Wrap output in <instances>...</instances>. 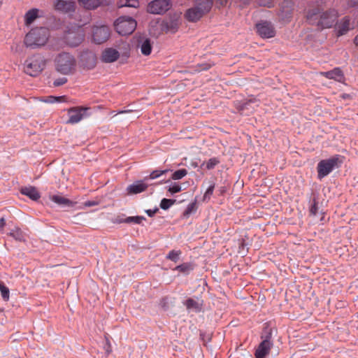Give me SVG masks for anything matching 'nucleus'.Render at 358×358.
<instances>
[{"instance_id":"36","label":"nucleus","mask_w":358,"mask_h":358,"mask_svg":"<svg viewBox=\"0 0 358 358\" xmlns=\"http://www.w3.org/2000/svg\"><path fill=\"white\" fill-rule=\"evenodd\" d=\"M215 189V184L211 183L203 195V201H209Z\"/></svg>"},{"instance_id":"29","label":"nucleus","mask_w":358,"mask_h":358,"mask_svg":"<svg viewBox=\"0 0 358 358\" xmlns=\"http://www.w3.org/2000/svg\"><path fill=\"white\" fill-rule=\"evenodd\" d=\"M9 235L17 241H25V235L23 231L18 227H15V229H12L9 233Z\"/></svg>"},{"instance_id":"46","label":"nucleus","mask_w":358,"mask_h":358,"mask_svg":"<svg viewBox=\"0 0 358 358\" xmlns=\"http://www.w3.org/2000/svg\"><path fill=\"white\" fill-rule=\"evenodd\" d=\"M231 0H216L217 3L222 6H226Z\"/></svg>"},{"instance_id":"53","label":"nucleus","mask_w":358,"mask_h":358,"mask_svg":"<svg viewBox=\"0 0 358 358\" xmlns=\"http://www.w3.org/2000/svg\"><path fill=\"white\" fill-rule=\"evenodd\" d=\"M354 42L355 44L358 46V34L355 36Z\"/></svg>"},{"instance_id":"19","label":"nucleus","mask_w":358,"mask_h":358,"mask_svg":"<svg viewBox=\"0 0 358 358\" xmlns=\"http://www.w3.org/2000/svg\"><path fill=\"white\" fill-rule=\"evenodd\" d=\"M120 57V53L114 48H108L105 49L101 54V60L106 63L115 62Z\"/></svg>"},{"instance_id":"35","label":"nucleus","mask_w":358,"mask_h":358,"mask_svg":"<svg viewBox=\"0 0 358 358\" xmlns=\"http://www.w3.org/2000/svg\"><path fill=\"white\" fill-rule=\"evenodd\" d=\"M176 201L169 199H163L160 203V207L163 210L169 209L172 205L175 203Z\"/></svg>"},{"instance_id":"48","label":"nucleus","mask_w":358,"mask_h":358,"mask_svg":"<svg viewBox=\"0 0 358 358\" xmlns=\"http://www.w3.org/2000/svg\"><path fill=\"white\" fill-rule=\"evenodd\" d=\"M157 210H158V209H155L154 210H146V213L148 216L152 217L157 213Z\"/></svg>"},{"instance_id":"54","label":"nucleus","mask_w":358,"mask_h":358,"mask_svg":"<svg viewBox=\"0 0 358 358\" xmlns=\"http://www.w3.org/2000/svg\"><path fill=\"white\" fill-rule=\"evenodd\" d=\"M131 110H121V111H119V112L117 113V114H122V113H129V112H131Z\"/></svg>"},{"instance_id":"11","label":"nucleus","mask_w":358,"mask_h":358,"mask_svg":"<svg viewBox=\"0 0 358 358\" xmlns=\"http://www.w3.org/2000/svg\"><path fill=\"white\" fill-rule=\"evenodd\" d=\"M171 7L170 0H153L148 6V11L152 14H162Z\"/></svg>"},{"instance_id":"1","label":"nucleus","mask_w":358,"mask_h":358,"mask_svg":"<svg viewBox=\"0 0 358 358\" xmlns=\"http://www.w3.org/2000/svg\"><path fill=\"white\" fill-rule=\"evenodd\" d=\"M338 17V11L336 9L330 8L320 13L318 7L309 8L306 14L307 22L321 29H329L332 27Z\"/></svg>"},{"instance_id":"2","label":"nucleus","mask_w":358,"mask_h":358,"mask_svg":"<svg viewBox=\"0 0 358 358\" xmlns=\"http://www.w3.org/2000/svg\"><path fill=\"white\" fill-rule=\"evenodd\" d=\"M53 62L55 71L62 75L68 76L76 71L77 61L69 52H62L57 54Z\"/></svg>"},{"instance_id":"32","label":"nucleus","mask_w":358,"mask_h":358,"mask_svg":"<svg viewBox=\"0 0 358 358\" xmlns=\"http://www.w3.org/2000/svg\"><path fill=\"white\" fill-rule=\"evenodd\" d=\"M220 163V161L216 157H213L208 159L206 162H203L201 166L206 164V167L208 170L213 169L215 166H217Z\"/></svg>"},{"instance_id":"5","label":"nucleus","mask_w":358,"mask_h":358,"mask_svg":"<svg viewBox=\"0 0 358 358\" xmlns=\"http://www.w3.org/2000/svg\"><path fill=\"white\" fill-rule=\"evenodd\" d=\"M213 0H196V6L188 9L185 17L190 22H196L208 13L212 8Z\"/></svg>"},{"instance_id":"18","label":"nucleus","mask_w":358,"mask_h":358,"mask_svg":"<svg viewBox=\"0 0 358 358\" xmlns=\"http://www.w3.org/2000/svg\"><path fill=\"white\" fill-rule=\"evenodd\" d=\"M320 74L328 79H334L342 83L345 82V76L341 69L338 67L331 71L320 72Z\"/></svg>"},{"instance_id":"20","label":"nucleus","mask_w":358,"mask_h":358,"mask_svg":"<svg viewBox=\"0 0 358 358\" xmlns=\"http://www.w3.org/2000/svg\"><path fill=\"white\" fill-rule=\"evenodd\" d=\"M137 47L141 50V53L145 56L150 55L152 52V48L151 41L148 38L140 36L138 38Z\"/></svg>"},{"instance_id":"34","label":"nucleus","mask_w":358,"mask_h":358,"mask_svg":"<svg viewBox=\"0 0 358 358\" xmlns=\"http://www.w3.org/2000/svg\"><path fill=\"white\" fill-rule=\"evenodd\" d=\"M145 218L143 216H132L125 218V223L141 224Z\"/></svg>"},{"instance_id":"43","label":"nucleus","mask_w":358,"mask_h":358,"mask_svg":"<svg viewBox=\"0 0 358 358\" xmlns=\"http://www.w3.org/2000/svg\"><path fill=\"white\" fill-rule=\"evenodd\" d=\"M67 78H59L57 79H56L54 83H53V85L55 87H58V86H61L64 84H65L66 82H67Z\"/></svg>"},{"instance_id":"52","label":"nucleus","mask_w":358,"mask_h":358,"mask_svg":"<svg viewBox=\"0 0 358 358\" xmlns=\"http://www.w3.org/2000/svg\"><path fill=\"white\" fill-rule=\"evenodd\" d=\"M350 2L353 6L358 5V0H350Z\"/></svg>"},{"instance_id":"42","label":"nucleus","mask_w":358,"mask_h":358,"mask_svg":"<svg viewBox=\"0 0 358 358\" xmlns=\"http://www.w3.org/2000/svg\"><path fill=\"white\" fill-rule=\"evenodd\" d=\"M182 190L181 186L179 184L174 183L173 185L169 187L168 191L171 194L180 192Z\"/></svg>"},{"instance_id":"45","label":"nucleus","mask_w":358,"mask_h":358,"mask_svg":"<svg viewBox=\"0 0 358 358\" xmlns=\"http://www.w3.org/2000/svg\"><path fill=\"white\" fill-rule=\"evenodd\" d=\"M212 66V64L208 63H203L198 65L199 71H206L209 69Z\"/></svg>"},{"instance_id":"39","label":"nucleus","mask_w":358,"mask_h":358,"mask_svg":"<svg viewBox=\"0 0 358 358\" xmlns=\"http://www.w3.org/2000/svg\"><path fill=\"white\" fill-rule=\"evenodd\" d=\"M196 210V203H189L187 208L185 209V212H184V215L185 216H188L189 215H190L191 213L195 212Z\"/></svg>"},{"instance_id":"49","label":"nucleus","mask_w":358,"mask_h":358,"mask_svg":"<svg viewBox=\"0 0 358 358\" xmlns=\"http://www.w3.org/2000/svg\"><path fill=\"white\" fill-rule=\"evenodd\" d=\"M85 205L86 206H94L96 205V203L95 202H93V201H87L85 203Z\"/></svg>"},{"instance_id":"14","label":"nucleus","mask_w":358,"mask_h":358,"mask_svg":"<svg viewBox=\"0 0 358 358\" xmlns=\"http://www.w3.org/2000/svg\"><path fill=\"white\" fill-rule=\"evenodd\" d=\"M88 108L76 107L71 108L68 111L69 120L67 123L76 124L79 122L85 116V113Z\"/></svg>"},{"instance_id":"33","label":"nucleus","mask_w":358,"mask_h":358,"mask_svg":"<svg viewBox=\"0 0 358 358\" xmlns=\"http://www.w3.org/2000/svg\"><path fill=\"white\" fill-rule=\"evenodd\" d=\"M181 255L180 250H171L166 256V258L174 262H177L179 259V257Z\"/></svg>"},{"instance_id":"13","label":"nucleus","mask_w":358,"mask_h":358,"mask_svg":"<svg viewBox=\"0 0 358 358\" xmlns=\"http://www.w3.org/2000/svg\"><path fill=\"white\" fill-rule=\"evenodd\" d=\"M272 346L273 343L271 341V335H268L259 343L256 349L255 353V358H265V357L268 355Z\"/></svg>"},{"instance_id":"37","label":"nucleus","mask_w":358,"mask_h":358,"mask_svg":"<svg viewBox=\"0 0 358 358\" xmlns=\"http://www.w3.org/2000/svg\"><path fill=\"white\" fill-rule=\"evenodd\" d=\"M168 171V170H163V171H159L155 170L153 171L149 176V177H146L145 180L149 179H155L161 176L162 175L166 173Z\"/></svg>"},{"instance_id":"16","label":"nucleus","mask_w":358,"mask_h":358,"mask_svg":"<svg viewBox=\"0 0 358 358\" xmlns=\"http://www.w3.org/2000/svg\"><path fill=\"white\" fill-rule=\"evenodd\" d=\"M180 26V22L178 17H171L164 20L161 24V29L166 34H175Z\"/></svg>"},{"instance_id":"26","label":"nucleus","mask_w":358,"mask_h":358,"mask_svg":"<svg viewBox=\"0 0 358 358\" xmlns=\"http://www.w3.org/2000/svg\"><path fill=\"white\" fill-rule=\"evenodd\" d=\"M51 200L53 202L61 206H73L74 204L76 203L72 201L59 195H53L51 197Z\"/></svg>"},{"instance_id":"12","label":"nucleus","mask_w":358,"mask_h":358,"mask_svg":"<svg viewBox=\"0 0 358 358\" xmlns=\"http://www.w3.org/2000/svg\"><path fill=\"white\" fill-rule=\"evenodd\" d=\"M110 35V29L106 25L94 27L92 29V40L95 43L101 44L106 42Z\"/></svg>"},{"instance_id":"17","label":"nucleus","mask_w":358,"mask_h":358,"mask_svg":"<svg viewBox=\"0 0 358 358\" xmlns=\"http://www.w3.org/2000/svg\"><path fill=\"white\" fill-rule=\"evenodd\" d=\"M354 23H352L348 16H345L338 22L336 23V29L338 36H343L350 30L353 29Z\"/></svg>"},{"instance_id":"47","label":"nucleus","mask_w":358,"mask_h":358,"mask_svg":"<svg viewBox=\"0 0 358 358\" xmlns=\"http://www.w3.org/2000/svg\"><path fill=\"white\" fill-rule=\"evenodd\" d=\"M6 225V220L3 217L0 218V230L3 231Z\"/></svg>"},{"instance_id":"15","label":"nucleus","mask_w":358,"mask_h":358,"mask_svg":"<svg viewBox=\"0 0 358 358\" xmlns=\"http://www.w3.org/2000/svg\"><path fill=\"white\" fill-rule=\"evenodd\" d=\"M54 8L59 12L71 13L76 10V3L71 0H56Z\"/></svg>"},{"instance_id":"44","label":"nucleus","mask_w":358,"mask_h":358,"mask_svg":"<svg viewBox=\"0 0 358 358\" xmlns=\"http://www.w3.org/2000/svg\"><path fill=\"white\" fill-rule=\"evenodd\" d=\"M317 210H318L317 203L314 199L313 203L311 205L310 208V213L312 215H316Z\"/></svg>"},{"instance_id":"7","label":"nucleus","mask_w":358,"mask_h":358,"mask_svg":"<svg viewBox=\"0 0 358 358\" xmlns=\"http://www.w3.org/2000/svg\"><path fill=\"white\" fill-rule=\"evenodd\" d=\"M116 31L120 35H129L135 30L136 22L131 17L122 16L114 23Z\"/></svg>"},{"instance_id":"38","label":"nucleus","mask_w":358,"mask_h":358,"mask_svg":"<svg viewBox=\"0 0 358 358\" xmlns=\"http://www.w3.org/2000/svg\"><path fill=\"white\" fill-rule=\"evenodd\" d=\"M0 291L1 293L2 298L5 301L9 299V289L3 283H0Z\"/></svg>"},{"instance_id":"10","label":"nucleus","mask_w":358,"mask_h":358,"mask_svg":"<svg viewBox=\"0 0 358 358\" xmlns=\"http://www.w3.org/2000/svg\"><path fill=\"white\" fill-rule=\"evenodd\" d=\"M257 34L263 38H273L275 35L273 24L268 21L262 20L256 24Z\"/></svg>"},{"instance_id":"24","label":"nucleus","mask_w":358,"mask_h":358,"mask_svg":"<svg viewBox=\"0 0 358 358\" xmlns=\"http://www.w3.org/2000/svg\"><path fill=\"white\" fill-rule=\"evenodd\" d=\"M38 11L36 8H32L25 13L24 24L26 26H29L38 17Z\"/></svg>"},{"instance_id":"6","label":"nucleus","mask_w":358,"mask_h":358,"mask_svg":"<svg viewBox=\"0 0 358 358\" xmlns=\"http://www.w3.org/2000/svg\"><path fill=\"white\" fill-rule=\"evenodd\" d=\"M343 162L338 156H335L327 159L321 160L317 166V177L322 179L329 174L336 167H338Z\"/></svg>"},{"instance_id":"40","label":"nucleus","mask_w":358,"mask_h":358,"mask_svg":"<svg viewBox=\"0 0 358 358\" xmlns=\"http://www.w3.org/2000/svg\"><path fill=\"white\" fill-rule=\"evenodd\" d=\"M275 0H259L258 3L261 6L271 8L273 6Z\"/></svg>"},{"instance_id":"9","label":"nucleus","mask_w":358,"mask_h":358,"mask_svg":"<svg viewBox=\"0 0 358 358\" xmlns=\"http://www.w3.org/2000/svg\"><path fill=\"white\" fill-rule=\"evenodd\" d=\"M84 38V36L80 27L69 29L64 32V40L66 43L71 47H76L80 45Z\"/></svg>"},{"instance_id":"21","label":"nucleus","mask_w":358,"mask_h":358,"mask_svg":"<svg viewBox=\"0 0 358 358\" xmlns=\"http://www.w3.org/2000/svg\"><path fill=\"white\" fill-rule=\"evenodd\" d=\"M185 305L187 310H193L195 313H199L203 308V301L189 298L185 302Z\"/></svg>"},{"instance_id":"51","label":"nucleus","mask_w":358,"mask_h":358,"mask_svg":"<svg viewBox=\"0 0 358 358\" xmlns=\"http://www.w3.org/2000/svg\"><path fill=\"white\" fill-rule=\"evenodd\" d=\"M252 0H240L243 4H249Z\"/></svg>"},{"instance_id":"25","label":"nucleus","mask_w":358,"mask_h":358,"mask_svg":"<svg viewBox=\"0 0 358 358\" xmlns=\"http://www.w3.org/2000/svg\"><path fill=\"white\" fill-rule=\"evenodd\" d=\"M78 1L87 10L96 9L101 4L100 0H78Z\"/></svg>"},{"instance_id":"3","label":"nucleus","mask_w":358,"mask_h":358,"mask_svg":"<svg viewBox=\"0 0 358 358\" xmlns=\"http://www.w3.org/2000/svg\"><path fill=\"white\" fill-rule=\"evenodd\" d=\"M50 36V32L48 28L34 27L26 34L24 43L28 48H39L47 43Z\"/></svg>"},{"instance_id":"41","label":"nucleus","mask_w":358,"mask_h":358,"mask_svg":"<svg viewBox=\"0 0 358 358\" xmlns=\"http://www.w3.org/2000/svg\"><path fill=\"white\" fill-rule=\"evenodd\" d=\"M62 99H63V96H49L46 97L43 101L45 103H55L57 101H60Z\"/></svg>"},{"instance_id":"22","label":"nucleus","mask_w":358,"mask_h":358,"mask_svg":"<svg viewBox=\"0 0 358 358\" xmlns=\"http://www.w3.org/2000/svg\"><path fill=\"white\" fill-rule=\"evenodd\" d=\"M148 187V185L143 181L139 180L127 187V190L129 194H136L144 192Z\"/></svg>"},{"instance_id":"27","label":"nucleus","mask_w":358,"mask_h":358,"mask_svg":"<svg viewBox=\"0 0 358 358\" xmlns=\"http://www.w3.org/2000/svg\"><path fill=\"white\" fill-rule=\"evenodd\" d=\"M252 103V100L248 101H237L235 103L236 109L238 110V112L243 113L245 110H250V112H252V110L254 109V108H250V105Z\"/></svg>"},{"instance_id":"31","label":"nucleus","mask_w":358,"mask_h":358,"mask_svg":"<svg viewBox=\"0 0 358 358\" xmlns=\"http://www.w3.org/2000/svg\"><path fill=\"white\" fill-rule=\"evenodd\" d=\"M187 174V171L185 169H181L174 171L171 178L174 180H180Z\"/></svg>"},{"instance_id":"50","label":"nucleus","mask_w":358,"mask_h":358,"mask_svg":"<svg viewBox=\"0 0 358 358\" xmlns=\"http://www.w3.org/2000/svg\"><path fill=\"white\" fill-rule=\"evenodd\" d=\"M115 222L117 223H125V219L120 218L119 217L117 218Z\"/></svg>"},{"instance_id":"23","label":"nucleus","mask_w":358,"mask_h":358,"mask_svg":"<svg viewBox=\"0 0 358 358\" xmlns=\"http://www.w3.org/2000/svg\"><path fill=\"white\" fill-rule=\"evenodd\" d=\"M20 192L34 201H36L41 197V195L36 188L31 186L22 187Z\"/></svg>"},{"instance_id":"4","label":"nucleus","mask_w":358,"mask_h":358,"mask_svg":"<svg viewBox=\"0 0 358 358\" xmlns=\"http://www.w3.org/2000/svg\"><path fill=\"white\" fill-rule=\"evenodd\" d=\"M47 59L41 54H36L28 57L24 62V72L33 77L38 76L45 69Z\"/></svg>"},{"instance_id":"55","label":"nucleus","mask_w":358,"mask_h":358,"mask_svg":"<svg viewBox=\"0 0 358 358\" xmlns=\"http://www.w3.org/2000/svg\"><path fill=\"white\" fill-rule=\"evenodd\" d=\"M343 96V98L345 99V98L348 97V96H349V95H348V94H343V96Z\"/></svg>"},{"instance_id":"30","label":"nucleus","mask_w":358,"mask_h":358,"mask_svg":"<svg viewBox=\"0 0 358 358\" xmlns=\"http://www.w3.org/2000/svg\"><path fill=\"white\" fill-rule=\"evenodd\" d=\"M139 5L138 0H120L118 2V6L122 7H132L137 8Z\"/></svg>"},{"instance_id":"28","label":"nucleus","mask_w":358,"mask_h":358,"mask_svg":"<svg viewBox=\"0 0 358 358\" xmlns=\"http://www.w3.org/2000/svg\"><path fill=\"white\" fill-rule=\"evenodd\" d=\"M194 269V266L190 263H183L180 265L176 266L173 271H178L184 275H188Z\"/></svg>"},{"instance_id":"8","label":"nucleus","mask_w":358,"mask_h":358,"mask_svg":"<svg viewBox=\"0 0 358 358\" xmlns=\"http://www.w3.org/2000/svg\"><path fill=\"white\" fill-rule=\"evenodd\" d=\"M294 4V0H283L280 3L278 13L280 21L285 23H288L291 21L293 17Z\"/></svg>"}]
</instances>
